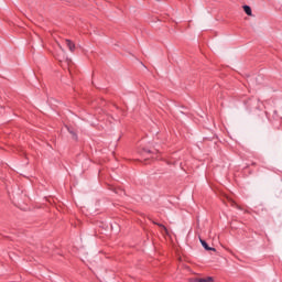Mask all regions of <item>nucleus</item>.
Returning a JSON list of instances; mask_svg holds the SVG:
<instances>
[{
  "label": "nucleus",
  "instance_id": "obj_3",
  "mask_svg": "<svg viewBox=\"0 0 282 282\" xmlns=\"http://www.w3.org/2000/svg\"><path fill=\"white\" fill-rule=\"evenodd\" d=\"M199 241H200L203 248H205V250H213V252H215V248L209 247L208 243L205 242L204 239L199 238Z\"/></svg>",
  "mask_w": 282,
  "mask_h": 282
},
{
  "label": "nucleus",
  "instance_id": "obj_4",
  "mask_svg": "<svg viewBox=\"0 0 282 282\" xmlns=\"http://www.w3.org/2000/svg\"><path fill=\"white\" fill-rule=\"evenodd\" d=\"M243 10L248 17H252V9L250 6H243Z\"/></svg>",
  "mask_w": 282,
  "mask_h": 282
},
{
  "label": "nucleus",
  "instance_id": "obj_5",
  "mask_svg": "<svg viewBox=\"0 0 282 282\" xmlns=\"http://www.w3.org/2000/svg\"><path fill=\"white\" fill-rule=\"evenodd\" d=\"M159 228H161L162 232H165V235H169V229H166V226L162 224L154 223Z\"/></svg>",
  "mask_w": 282,
  "mask_h": 282
},
{
  "label": "nucleus",
  "instance_id": "obj_2",
  "mask_svg": "<svg viewBox=\"0 0 282 282\" xmlns=\"http://www.w3.org/2000/svg\"><path fill=\"white\" fill-rule=\"evenodd\" d=\"M65 43L69 50V52H75L76 50V44H74V42H72L70 40H65Z\"/></svg>",
  "mask_w": 282,
  "mask_h": 282
},
{
  "label": "nucleus",
  "instance_id": "obj_1",
  "mask_svg": "<svg viewBox=\"0 0 282 282\" xmlns=\"http://www.w3.org/2000/svg\"><path fill=\"white\" fill-rule=\"evenodd\" d=\"M215 280L213 276H207V278H195L189 280V282H214Z\"/></svg>",
  "mask_w": 282,
  "mask_h": 282
},
{
  "label": "nucleus",
  "instance_id": "obj_6",
  "mask_svg": "<svg viewBox=\"0 0 282 282\" xmlns=\"http://www.w3.org/2000/svg\"><path fill=\"white\" fill-rule=\"evenodd\" d=\"M59 50H62V52H65V50H63V46H61V44H58Z\"/></svg>",
  "mask_w": 282,
  "mask_h": 282
}]
</instances>
